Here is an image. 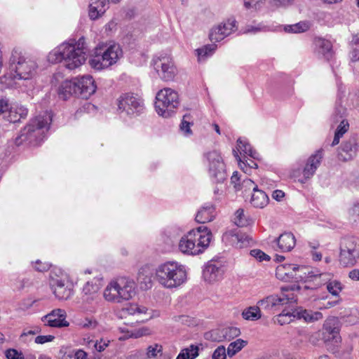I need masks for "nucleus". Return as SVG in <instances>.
<instances>
[{"instance_id": "f257e3e1", "label": "nucleus", "mask_w": 359, "mask_h": 359, "mask_svg": "<svg viewBox=\"0 0 359 359\" xmlns=\"http://www.w3.org/2000/svg\"><path fill=\"white\" fill-rule=\"evenodd\" d=\"M86 60L83 43L80 40L75 44L63 43L48 55V60L53 63L64 62V65L74 69L83 65Z\"/></svg>"}, {"instance_id": "f03ea898", "label": "nucleus", "mask_w": 359, "mask_h": 359, "mask_svg": "<svg viewBox=\"0 0 359 359\" xmlns=\"http://www.w3.org/2000/svg\"><path fill=\"white\" fill-rule=\"evenodd\" d=\"M52 121L53 113L48 111L34 117L15 138V144L20 146L25 142L32 143L40 141L44 136L45 131L49 130Z\"/></svg>"}, {"instance_id": "7ed1b4c3", "label": "nucleus", "mask_w": 359, "mask_h": 359, "mask_svg": "<svg viewBox=\"0 0 359 359\" xmlns=\"http://www.w3.org/2000/svg\"><path fill=\"white\" fill-rule=\"evenodd\" d=\"M155 278L165 288H177L187 281V272L177 262L168 261L157 266Z\"/></svg>"}, {"instance_id": "20e7f679", "label": "nucleus", "mask_w": 359, "mask_h": 359, "mask_svg": "<svg viewBox=\"0 0 359 359\" xmlns=\"http://www.w3.org/2000/svg\"><path fill=\"white\" fill-rule=\"evenodd\" d=\"M136 293L135 281L127 277H118L110 280L103 292V297L109 303L121 304L130 300Z\"/></svg>"}, {"instance_id": "39448f33", "label": "nucleus", "mask_w": 359, "mask_h": 359, "mask_svg": "<svg viewBox=\"0 0 359 359\" xmlns=\"http://www.w3.org/2000/svg\"><path fill=\"white\" fill-rule=\"evenodd\" d=\"M12 69L15 74L13 77L11 75H5L0 78L1 83H4L7 88H16L18 80H27L31 79L36 72V65L34 61L25 57L20 53L14 51L12 54Z\"/></svg>"}, {"instance_id": "423d86ee", "label": "nucleus", "mask_w": 359, "mask_h": 359, "mask_svg": "<svg viewBox=\"0 0 359 359\" xmlns=\"http://www.w3.org/2000/svg\"><path fill=\"white\" fill-rule=\"evenodd\" d=\"M119 45L114 43L105 47H97L89 60L90 67L97 70L108 68L117 62L122 56Z\"/></svg>"}, {"instance_id": "0eeeda50", "label": "nucleus", "mask_w": 359, "mask_h": 359, "mask_svg": "<svg viewBox=\"0 0 359 359\" xmlns=\"http://www.w3.org/2000/svg\"><path fill=\"white\" fill-rule=\"evenodd\" d=\"M51 87L57 90H95L97 86L92 76L85 75L70 80L65 79L62 73H56L50 81Z\"/></svg>"}, {"instance_id": "6e6552de", "label": "nucleus", "mask_w": 359, "mask_h": 359, "mask_svg": "<svg viewBox=\"0 0 359 359\" xmlns=\"http://www.w3.org/2000/svg\"><path fill=\"white\" fill-rule=\"evenodd\" d=\"M117 111L130 117H136L145 111L143 100L131 91L121 94L116 100Z\"/></svg>"}, {"instance_id": "1a4fd4ad", "label": "nucleus", "mask_w": 359, "mask_h": 359, "mask_svg": "<svg viewBox=\"0 0 359 359\" xmlns=\"http://www.w3.org/2000/svg\"><path fill=\"white\" fill-rule=\"evenodd\" d=\"M313 278H317V275L310 267L293 266V291H298L300 294L304 295V299H307L314 292L313 289L306 285Z\"/></svg>"}, {"instance_id": "9d476101", "label": "nucleus", "mask_w": 359, "mask_h": 359, "mask_svg": "<svg viewBox=\"0 0 359 359\" xmlns=\"http://www.w3.org/2000/svg\"><path fill=\"white\" fill-rule=\"evenodd\" d=\"M359 258V238L348 236L344 238L340 244L339 261L344 267L354 266Z\"/></svg>"}, {"instance_id": "9b49d317", "label": "nucleus", "mask_w": 359, "mask_h": 359, "mask_svg": "<svg viewBox=\"0 0 359 359\" xmlns=\"http://www.w3.org/2000/svg\"><path fill=\"white\" fill-rule=\"evenodd\" d=\"M180 104L177 91H158L156 95L155 109L159 116L168 118Z\"/></svg>"}, {"instance_id": "f8f14e48", "label": "nucleus", "mask_w": 359, "mask_h": 359, "mask_svg": "<svg viewBox=\"0 0 359 359\" xmlns=\"http://www.w3.org/2000/svg\"><path fill=\"white\" fill-rule=\"evenodd\" d=\"M49 285L55 297L59 300H67L73 294L72 283L67 276L60 271V275L56 271L50 272Z\"/></svg>"}, {"instance_id": "ddd939ff", "label": "nucleus", "mask_w": 359, "mask_h": 359, "mask_svg": "<svg viewBox=\"0 0 359 359\" xmlns=\"http://www.w3.org/2000/svg\"><path fill=\"white\" fill-rule=\"evenodd\" d=\"M323 158V150L319 149L312 154L307 160L303 169H297L293 172V182L300 184L306 183L314 175Z\"/></svg>"}, {"instance_id": "4468645a", "label": "nucleus", "mask_w": 359, "mask_h": 359, "mask_svg": "<svg viewBox=\"0 0 359 359\" xmlns=\"http://www.w3.org/2000/svg\"><path fill=\"white\" fill-rule=\"evenodd\" d=\"M292 290L291 286L282 287L281 294H271L257 302L259 306L266 311H278L280 307L290 305L292 303V297L286 292Z\"/></svg>"}, {"instance_id": "2eb2a0df", "label": "nucleus", "mask_w": 359, "mask_h": 359, "mask_svg": "<svg viewBox=\"0 0 359 359\" xmlns=\"http://www.w3.org/2000/svg\"><path fill=\"white\" fill-rule=\"evenodd\" d=\"M154 65L159 76L164 81H172L177 74V68L170 55L162 54L154 58Z\"/></svg>"}, {"instance_id": "dca6fc26", "label": "nucleus", "mask_w": 359, "mask_h": 359, "mask_svg": "<svg viewBox=\"0 0 359 359\" xmlns=\"http://www.w3.org/2000/svg\"><path fill=\"white\" fill-rule=\"evenodd\" d=\"M209 162V174L216 182H222L226 178L225 164L221 154L217 151H212L207 154Z\"/></svg>"}, {"instance_id": "f3484780", "label": "nucleus", "mask_w": 359, "mask_h": 359, "mask_svg": "<svg viewBox=\"0 0 359 359\" xmlns=\"http://www.w3.org/2000/svg\"><path fill=\"white\" fill-rule=\"evenodd\" d=\"M188 233L198 252L200 254L203 253L210 243L212 237L210 230L207 226H200L190 230Z\"/></svg>"}, {"instance_id": "a211bd4d", "label": "nucleus", "mask_w": 359, "mask_h": 359, "mask_svg": "<svg viewBox=\"0 0 359 359\" xmlns=\"http://www.w3.org/2000/svg\"><path fill=\"white\" fill-rule=\"evenodd\" d=\"M358 150L357 139L355 136H351L341 144L338 149L337 156L339 160L348 161L353 159Z\"/></svg>"}, {"instance_id": "6ab92c4d", "label": "nucleus", "mask_w": 359, "mask_h": 359, "mask_svg": "<svg viewBox=\"0 0 359 359\" xmlns=\"http://www.w3.org/2000/svg\"><path fill=\"white\" fill-rule=\"evenodd\" d=\"M235 21L228 20L227 21L213 27L209 34L210 40L212 42H218L229 36L235 28Z\"/></svg>"}, {"instance_id": "aec40b11", "label": "nucleus", "mask_w": 359, "mask_h": 359, "mask_svg": "<svg viewBox=\"0 0 359 359\" xmlns=\"http://www.w3.org/2000/svg\"><path fill=\"white\" fill-rule=\"evenodd\" d=\"M67 313L64 309H56L50 313L46 315L43 320L46 325L52 327H65L69 325V323L66 320Z\"/></svg>"}, {"instance_id": "412c9836", "label": "nucleus", "mask_w": 359, "mask_h": 359, "mask_svg": "<svg viewBox=\"0 0 359 359\" xmlns=\"http://www.w3.org/2000/svg\"><path fill=\"white\" fill-rule=\"evenodd\" d=\"M324 338L326 340L332 339L335 342L338 341L339 339V321L336 317H331L327 318L323 324Z\"/></svg>"}, {"instance_id": "4be33fe9", "label": "nucleus", "mask_w": 359, "mask_h": 359, "mask_svg": "<svg viewBox=\"0 0 359 359\" xmlns=\"http://www.w3.org/2000/svg\"><path fill=\"white\" fill-rule=\"evenodd\" d=\"M224 269L221 265L215 263H208L203 270V276L206 282L212 283L221 280L224 275Z\"/></svg>"}, {"instance_id": "5701e85b", "label": "nucleus", "mask_w": 359, "mask_h": 359, "mask_svg": "<svg viewBox=\"0 0 359 359\" xmlns=\"http://www.w3.org/2000/svg\"><path fill=\"white\" fill-rule=\"evenodd\" d=\"M314 44L327 61H331L334 57L333 44L330 40L323 37H316L314 39Z\"/></svg>"}, {"instance_id": "b1692460", "label": "nucleus", "mask_w": 359, "mask_h": 359, "mask_svg": "<svg viewBox=\"0 0 359 359\" xmlns=\"http://www.w3.org/2000/svg\"><path fill=\"white\" fill-rule=\"evenodd\" d=\"M298 320H304L306 323H312L323 318L322 313L319 311H311L304 309L302 307H299L293 309V318Z\"/></svg>"}, {"instance_id": "393cba45", "label": "nucleus", "mask_w": 359, "mask_h": 359, "mask_svg": "<svg viewBox=\"0 0 359 359\" xmlns=\"http://www.w3.org/2000/svg\"><path fill=\"white\" fill-rule=\"evenodd\" d=\"M215 216V206L212 204L207 203L198 211L195 219L198 223L205 224L212 221Z\"/></svg>"}, {"instance_id": "a878e982", "label": "nucleus", "mask_w": 359, "mask_h": 359, "mask_svg": "<svg viewBox=\"0 0 359 359\" xmlns=\"http://www.w3.org/2000/svg\"><path fill=\"white\" fill-rule=\"evenodd\" d=\"M109 0H91L89 6V17L91 20H97L101 17L107 10V5Z\"/></svg>"}, {"instance_id": "bb28decb", "label": "nucleus", "mask_w": 359, "mask_h": 359, "mask_svg": "<svg viewBox=\"0 0 359 359\" xmlns=\"http://www.w3.org/2000/svg\"><path fill=\"white\" fill-rule=\"evenodd\" d=\"M253 193L251 196L250 203L257 208H264L269 202L268 195L263 191L258 189L257 185L253 187Z\"/></svg>"}, {"instance_id": "cd10ccee", "label": "nucleus", "mask_w": 359, "mask_h": 359, "mask_svg": "<svg viewBox=\"0 0 359 359\" xmlns=\"http://www.w3.org/2000/svg\"><path fill=\"white\" fill-rule=\"evenodd\" d=\"M272 247L277 251L290 252L292 250V234L290 233H282L273 242Z\"/></svg>"}, {"instance_id": "c85d7f7f", "label": "nucleus", "mask_w": 359, "mask_h": 359, "mask_svg": "<svg viewBox=\"0 0 359 359\" xmlns=\"http://www.w3.org/2000/svg\"><path fill=\"white\" fill-rule=\"evenodd\" d=\"M179 250L183 254L189 255H198L200 252L196 250L192 239L189 236V233L182 236L179 242Z\"/></svg>"}, {"instance_id": "c756f323", "label": "nucleus", "mask_w": 359, "mask_h": 359, "mask_svg": "<svg viewBox=\"0 0 359 359\" xmlns=\"http://www.w3.org/2000/svg\"><path fill=\"white\" fill-rule=\"evenodd\" d=\"M224 238L229 239L231 244L237 248H242L249 243L248 237L242 233H226Z\"/></svg>"}, {"instance_id": "7c9ffc66", "label": "nucleus", "mask_w": 359, "mask_h": 359, "mask_svg": "<svg viewBox=\"0 0 359 359\" xmlns=\"http://www.w3.org/2000/svg\"><path fill=\"white\" fill-rule=\"evenodd\" d=\"M28 114V109L23 107H11L7 115V120L11 123H16L20 121L21 118H25Z\"/></svg>"}, {"instance_id": "2f4dec72", "label": "nucleus", "mask_w": 359, "mask_h": 359, "mask_svg": "<svg viewBox=\"0 0 359 359\" xmlns=\"http://www.w3.org/2000/svg\"><path fill=\"white\" fill-rule=\"evenodd\" d=\"M276 276L283 282H290L292 279V266L290 264H280L276 267Z\"/></svg>"}, {"instance_id": "473e14b6", "label": "nucleus", "mask_w": 359, "mask_h": 359, "mask_svg": "<svg viewBox=\"0 0 359 359\" xmlns=\"http://www.w3.org/2000/svg\"><path fill=\"white\" fill-rule=\"evenodd\" d=\"M286 307L283 309L280 313L275 316L273 318L275 323L283 326L288 325L292 322V309L291 304L285 306Z\"/></svg>"}, {"instance_id": "72a5a7b5", "label": "nucleus", "mask_w": 359, "mask_h": 359, "mask_svg": "<svg viewBox=\"0 0 359 359\" xmlns=\"http://www.w3.org/2000/svg\"><path fill=\"white\" fill-rule=\"evenodd\" d=\"M233 153L237 161H238L239 167L244 172L250 174L252 169L257 168V163L253 159H252L251 157H246L243 161H242L236 151H233Z\"/></svg>"}, {"instance_id": "f704fd0d", "label": "nucleus", "mask_w": 359, "mask_h": 359, "mask_svg": "<svg viewBox=\"0 0 359 359\" xmlns=\"http://www.w3.org/2000/svg\"><path fill=\"white\" fill-rule=\"evenodd\" d=\"M247 344L248 341L241 339H238L236 341L231 342L226 349L227 355L230 358L233 357L247 346Z\"/></svg>"}, {"instance_id": "c9c22d12", "label": "nucleus", "mask_w": 359, "mask_h": 359, "mask_svg": "<svg viewBox=\"0 0 359 359\" xmlns=\"http://www.w3.org/2000/svg\"><path fill=\"white\" fill-rule=\"evenodd\" d=\"M242 316L248 320H257L262 317L260 306H250L242 312Z\"/></svg>"}, {"instance_id": "e433bc0d", "label": "nucleus", "mask_w": 359, "mask_h": 359, "mask_svg": "<svg viewBox=\"0 0 359 359\" xmlns=\"http://www.w3.org/2000/svg\"><path fill=\"white\" fill-rule=\"evenodd\" d=\"M122 311L124 314L128 315H142L146 314L147 309L145 306H140L137 304H130L123 308Z\"/></svg>"}, {"instance_id": "4c0bfd02", "label": "nucleus", "mask_w": 359, "mask_h": 359, "mask_svg": "<svg viewBox=\"0 0 359 359\" xmlns=\"http://www.w3.org/2000/svg\"><path fill=\"white\" fill-rule=\"evenodd\" d=\"M198 355V347L192 344L189 348L182 349L176 359H194Z\"/></svg>"}, {"instance_id": "58836bf2", "label": "nucleus", "mask_w": 359, "mask_h": 359, "mask_svg": "<svg viewBox=\"0 0 359 359\" xmlns=\"http://www.w3.org/2000/svg\"><path fill=\"white\" fill-rule=\"evenodd\" d=\"M348 122L346 120H342L335 131L334 140L331 144L332 147L339 144L340 138L348 131Z\"/></svg>"}, {"instance_id": "ea45409f", "label": "nucleus", "mask_w": 359, "mask_h": 359, "mask_svg": "<svg viewBox=\"0 0 359 359\" xmlns=\"http://www.w3.org/2000/svg\"><path fill=\"white\" fill-rule=\"evenodd\" d=\"M233 223L239 227L247 226L250 224V219L245 215L244 210L240 208L235 212Z\"/></svg>"}, {"instance_id": "a19ab883", "label": "nucleus", "mask_w": 359, "mask_h": 359, "mask_svg": "<svg viewBox=\"0 0 359 359\" xmlns=\"http://www.w3.org/2000/svg\"><path fill=\"white\" fill-rule=\"evenodd\" d=\"M151 271L149 266H144L140 269L137 275V279L141 283H151Z\"/></svg>"}, {"instance_id": "79ce46f5", "label": "nucleus", "mask_w": 359, "mask_h": 359, "mask_svg": "<svg viewBox=\"0 0 359 359\" xmlns=\"http://www.w3.org/2000/svg\"><path fill=\"white\" fill-rule=\"evenodd\" d=\"M100 290V285L96 281H88L83 287V292L86 295L97 294Z\"/></svg>"}, {"instance_id": "37998d69", "label": "nucleus", "mask_w": 359, "mask_h": 359, "mask_svg": "<svg viewBox=\"0 0 359 359\" xmlns=\"http://www.w3.org/2000/svg\"><path fill=\"white\" fill-rule=\"evenodd\" d=\"M222 333L223 338L225 340L230 341L232 339L238 337L240 334L241 332L240 330L238 329L237 327H231L222 329Z\"/></svg>"}, {"instance_id": "c03bdc74", "label": "nucleus", "mask_w": 359, "mask_h": 359, "mask_svg": "<svg viewBox=\"0 0 359 359\" xmlns=\"http://www.w3.org/2000/svg\"><path fill=\"white\" fill-rule=\"evenodd\" d=\"M327 290L333 296H338L342 290V285L338 280H332L327 283Z\"/></svg>"}, {"instance_id": "a18cd8bd", "label": "nucleus", "mask_w": 359, "mask_h": 359, "mask_svg": "<svg viewBox=\"0 0 359 359\" xmlns=\"http://www.w3.org/2000/svg\"><path fill=\"white\" fill-rule=\"evenodd\" d=\"M174 320L175 322H177L178 323H180L182 325H187L189 327L194 326L197 324L196 320L194 318H192V317H190V316H186V315L175 316Z\"/></svg>"}, {"instance_id": "49530a36", "label": "nucleus", "mask_w": 359, "mask_h": 359, "mask_svg": "<svg viewBox=\"0 0 359 359\" xmlns=\"http://www.w3.org/2000/svg\"><path fill=\"white\" fill-rule=\"evenodd\" d=\"M238 148L242 150L245 154L252 158H256L257 152L251 148L250 144L243 142L241 140L237 141Z\"/></svg>"}, {"instance_id": "de8ad7c7", "label": "nucleus", "mask_w": 359, "mask_h": 359, "mask_svg": "<svg viewBox=\"0 0 359 359\" xmlns=\"http://www.w3.org/2000/svg\"><path fill=\"white\" fill-rule=\"evenodd\" d=\"M191 118V114H187L183 116L182 123L180 124V129L187 134H191V130L190 126L193 125L192 122H190Z\"/></svg>"}, {"instance_id": "09e8293b", "label": "nucleus", "mask_w": 359, "mask_h": 359, "mask_svg": "<svg viewBox=\"0 0 359 359\" xmlns=\"http://www.w3.org/2000/svg\"><path fill=\"white\" fill-rule=\"evenodd\" d=\"M311 28V24L307 21H302L293 25V33H303Z\"/></svg>"}, {"instance_id": "8fccbe9b", "label": "nucleus", "mask_w": 359, "mask_h": 359, "mask_svg": "<svg viewBox=\"0 0 359 359\" xmlns=\"http://www.w3.org/2000/svg\"><path fill=\"white\" fill-rule=\"evenodd\" d=\"M215 48H216L215 45H210V46H205L203 48L198 49L197 50L198 60H201V59H203L205 57L211 55L212 53V52L215 50Z\"/></svg>"}, {"instance_id": "3c124183", "label": "nucleus", "mask_w": 359, "mask_h": 359, "mask_svg": "<svg viewBox=\"0 0 359 359\" xmlns=\"http://www.w3.org/2000/svg\"><path fill=\"white\" fill-rule=\"evenodd\" d=\"M33 266L36 271L44 272L50 269L51 264L48 262H42L41 259H37L33 263Z\"/></svg>"}, {"instance_id": "603ef678", "label": "nucleus", "mask_w": 359, "mask_h": 359, "mask_svg": "<svg viewBox=\"0 0 359 359\" xmlns=\"http://www.w3.org/2000/svg\"><path fill=\"white\" fill-rule=\"evenodd\" d=\"M5 356L7 359H25L23 353L15 348L7 349Z\"/></svg>"}, {"instance_id": "864d4df0", "label": "nucleus", "mask_w": 359, "mask_h": 359, "mask_svg": "<svg viewBox=\"0 0 359 359\" xmlns=\"http://www.w3.org/2000/svg\"><path fill=\"white\" fill-rule=\"evenodd\" d=\"M353 41L355 44V47L351 52V60L353 62H358L359 61V34L353 36Z\"/></svg>"}, {"instance_id": "5fc2aeb1", "label": "nucleus", "mask_w": 359, "mask_h": 359, "mask_svg": "<svg viewBox=\"0 0 359 359\" xmlns=\"http://www.w3.org/2000/svg\"><path fill=\"white\" fill-rule=\"evenodd\" d=\"M226 350L224 346H218L213 352L212 358V359H226Z\"/></svg>"}, {"instance_id": "6e6d98bb", "label": "nucleus", "mask_w": 359, "mask_h": 359, "mask_svg": "<svg viewBox=\"0 0 359 359\" xmlns=\"http://www.w3.org/2000/svg\"><path fill=\"white\" fill-rule=\"evenodd\" d=\"M162 350V346L156 344L152 346H149L147 348V355L148 358H154L157 355V353L161 352Z\"/></svg>"}, {"instance_id": "4d7b16f0", "label": "nucleus", "mask_w": 359, "mask_h": 359, "mask_svg": "<svg viewBox=\"0 0 359 359\" xmlns=\"http://www.w3.org/2000/svg\"><path fill=\"white\" fill-rule=\"evenodd\" d=\"M250 255L259 261L269 260V257L260 250L255 249L250 251Z\"/></svg>"}, {"instance_id": "13d9d810", "label": "nucleus", "mask_w": 359, "mask_h": 359, "mask_svg": "<svg viewBox=\"0 0 359 359\" xmlns=\"http://www.w3.org/2000/svg\"><path fill=\"white\" fill-rule=\"evenodd\" d=\"M54 339H55V337L53 335H50V334L49 335H39L35 338L34 341L36 344H43L45 343L50 342V341H53Z\"/></svg>"}, {"instance_id": "bf43d9fd", "label": "nucleus", "mask_w": 359, "mask_h": 359, "mask_svg": "<svg viewBox=\"0 0 359 359\" xmlns=\"http://www.w3.org/2000/svg\"><path fill=\"white\" fill-rule=\"evenodd\" d=\"M350 217L354 222H359V203H355L348 211Z\"/></svg>"}, {"instance_id": "052dcab7", "label": "nucleus", "mask_w": 359, "mask_h": 359, "mask_svg": "<svg viewBox=\"0 0 359 359\" xmlns=\"http://www.w3.org/2000/svg\"><path fill=\"white\" fill-rule=\"evenodd\" d=\"M97 325V323L95 320H93L91 318H86L79 323V325L83 328H90V327H95Z\"/></svg>"}, {"instance_id": "680f3d73", "label": "nucleus", "mask_w": 359, "mask_h": 359, "mask_svg": "<svg viewBox=\"0 0 359 359\" xmlns=\"http://www.w3.org/2000/svg\"><path fill=\"white\" fill-rule=\"evenodd\" d=\"M11 107L8 100L0 99V115L6 112L8 113Z\"/></svg>"}, {"instance_id": "e2e57ef3", "label": "nucleus", "mask_w": 359, "mask_h": 359, "mask_svg": "<svg viewBox=\"0 0 359 359\" xmlns=\"http://www.w3.org/2000/svg\"><path fill=\"white\" fill-rule=\"evenodd\" d=\"M94 346H95V348L98 352H102L108 346V343H107L106 341H104L102 339H100V341H97L95 343Z\"/></svg>"}, {"instance_id": "0e129e2a", "label": "nucleus", "mask_w": 359, "mask_h": 359, "mask_svg": "<svg viewBox=\"0 0 359 359\" xmlns=\"http://www.w3.org/2000/svg\"><path fill=\"white\" fill-rule=\"evenodd\" d=\"M74 359H88V353L83 349H78L74 352Z\"/></svg>"}, {"instance_id": "69168bd1", "label": "nucleus", "mask_w": 359, "mask_h": 359, "mask_svg": "<svg viewBox=\"0 0 359 359\" xmlns=\"http://www.w3.org/2000/svg\"><path fill=\"white\" fill-rule=\"evenodd\" d=\"M285 197V193L280 189H276L273 191L272 198L277 201H280Z\"/></svg>"}, {"instance_id": "338daca9", "label": "nucleus", "mask_w": 359, "mask_h": 359, "mask_svg": "<svg viewBox=\"0 0 359 359\" xmlns=\"http://www.w3.org/2000/svg\"><path fill=\"white\" fill-rule=\"evenodd\" d=\"M317 275V278L318 277L320 278L323 281H324L326 284H327L328 282L332 281V274L327 273H316Z\"/></svg>"}, {"instance_id": "774afa93", "label": "nucleus", "mask_w": 359, "mask_h": 359, "mask_svg": "<svg viewBox=\"0 0 359 359\" xmlns=\"http://www.w3.org/2000/svg\"><path fill=\"white\" fill-rule=\"evenodd\" d=\"M348 276L353 280H359V269H353L349 273Z\"/></svg>"}]
</instances>
